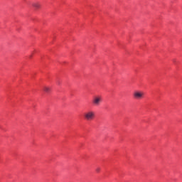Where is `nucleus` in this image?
Masks as SVG:
<instances>
[{"instance_id": "nucleus-4", "label": "nucleus", "mask_w": 182, "mask_h": 182, "mask_svg": "<svg viewBox=\"0 0 182 182\" xmlns=\"http://www.w3.org/2000/svg\"><path fill=\"white\" fill-rule=\"evenodd\" d=\"M33 6L36 8V9H39V8H41V3L35 2L33 4Z\"/></svg>"}, {"instance_id": "nucleus-2", "label": "nucleus", "mask_w": 182, "mask_h": 182, "mask_svg": "<svg viewBox=\"0 0 182 182\" xmlns=\"http://www.w3.org/2000/svg\"><path fill=\"white\" fill-rule=\"evenodd\" d=\"M95 112L92 110L87 111L84 114V117L85 120H87V122H90L95 119Z\"/></svg>"}, {"instance_id": "nucleus-6", "label": "nucleus", "mask_w": 182, "mask_h": 182, "mask_svg": "<svg viewBox=\"0 0 182 182\" xmlns=\"http://www.w3.org/2000/svg\"><path fill=\"white\" fill-rule=\"evenodd\" d=\"M96 171H97V173H99V171H100V168H96Z\"/></svg>"}, {"instance_id": "nucleus-1", "label": "nucleus", "mask_w": 182, "mask_h": 182, "mask_svg": "<svg viewBox=\"0 0 182 182\" xmlns=\"http://www.w3.org/2000/svg\"><path fill=\"white\" fill-rule=\"evenodd\" d=\"M133 97L135 100H141L144 97V92L136 90L133 92Z\"/></svg>"}, {"instance_id": "nucleus-3", "label": "nucleus", "mask_w": 182, "mask_h": 182, "mask_svg": "<svg viewBox=\"0 0 182 182\" xmlns=\"http://www.w3.org/2000/svg\"><path fill=\"white\" fill-rule=\"evenodd\" d=\"M102 102H103V99L102 98L101 96H95L92 101V103L93 106H100L102 104Z\"/></svg>"}, {"instance_id": "nucleus-5", "label": "nucleus", "mask_w": 182, "mask_h": 182, "mask_svg": "<svg viewBox=\"0 0 182 182\" xmlns=\"http://www.w3.org/2000/svg\"><path fill=\"white\" fill-rule=\"evenodd\" d=\"M44 92H46V93H49L50 92V88L48 87H44L43 88Z\"/></svg>"}]
</instances>
